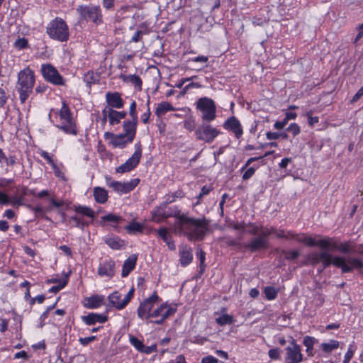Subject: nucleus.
<instances>
[{"mask_svg": "<svg viewBox=\"0 0 363 363\" xmlns=\"http://www.w3.org/2000/svg\"><path fill=\"white\" fill-rule=\"evenodd\" d=\"M264 292L268 300H274L277 297L278 291L273 286H267Z\"/></svg>", "mask_w": 363, "mask_h": 363, "instance_id": "obj_42", "label": "nucleus"}, {"mask_svg": "<svg viewBox=\"0 0 363 363\" xmlns=\"http://www.w3.org/2000/svg\"><path fill=\"white\" fill-rule=\"evenodd\" d=\"M105 298L102 295H93L86 297L84 301V306L89 309L98 308L101 307L104 303Z\"/></svg>", "mask_w": 363, "mask_h": 363, "instance_id": "obj_24", "label": "nucleus"}, {"mask_svg": "<svg viewBox=\"0 0 363 363\" xmlns=\"http://www.w3.org/2000/svg\"><path fill=\"white\" fill-rule=\"evenodd\" d=\"M130 342L136 350H138L140 352L142 351V350L144 347V345L142 342V341H140L137 337H133V336H130Z\"/></svg>", "mask_w": 363, "mask_h": 363, "instance_id": "obj_44", "label": "nucleus"}, {"mask_svg": "<svg viewBox=\"0 0 363 363\" xmlns=\"http://www.w3.org/2000/svg\"><path fill=\"white\" fill-rule=\"evenodd\" d=\"M137 122L138 121H134L133 118L131 121H125L123 123V130H124V135H127L128 138H130L129 141H133L135 133H136V126H137Z\"/></svg>", "mask_w": 363, "mask_h": 363, "instance_id": "obj_30", "label": "nucleus"}, {"mask_svg": "<svg viewBox=\"0 0 363 363\" xmlns=\"http://www.w3.org/2000/svg\"><path fill=\"white\" fill-rule=\"evenodd\" d=\"M179 212H173L167 210V205L164 203L157 206L152 212V219L156 223H161L169 217L179 216Z\"/></svg>", "mask_w": 363, "mask_h": 363, "instance_id": "obj_17", "label": "nucleus"}, {"mask_svg": "<svg viewBox=\"0 0 363 363\" xmlns=\"http://www.w3.org/2000/svg\"><path fill=\"white\" fill-rule=\"evenodd\" d=\"M183 196H184V194H183L182 191H177L173 194H167L164 197L165 202H164V203L167 205L168 203L174 202L177 200V199L182 198Z\"/></svg>", "mask_w": 363, "mask_h": 363, "instance_id": "obj_41", "label": "nucleus"}, {"mask_svg": "<svg viewBox=\"0 0 363 363\" xmlns=\"http://www.w3.org/2000/svg\"><path fill=\"white\" fill-rule=\"evenodd\" d=\"M142 157V147L140 143L135 144V152L133 155L123 164L116 168V172L125 173L135 169L139 164Z\"/></svg>", "mask_w": 363, "mask_h": 363, "instance_id": "obj_12", "label": "nucleus"}, {"mask_svg": "<svg viewBox=\"0 0 363 363\" xmlns=\"http://www.w3.org/2000/svg\"><path fill=\"white\" fill-rule=\"evenodd\" d=\"M102 114L104 121L105 122L108 118L111 125L119 123L121 120L124 118L127 115L125 111H117L108 107L102 111Z\"/></svg>", "mask_w": 363, "mask_h": 363, "instance_id": "obj_20", "label": "nucleus"}, {"mask_svg": "<svg viewBox=\"0 0 363 363\" xmlns=\"http://www.w3.org/2000/svg\"><path fill=\"white\" fill-rule=\"evenodd\" d=\"M286 130L292 133L294 136L298 135L301 131L299 125L296 123H291L289 126L286 128Z\"/></svg>", "mask_w": 363, "mask_h": 363, "instance_id": "obj_45", "label": "nucleus"}, {"mask_svg": "<svg viewBox=\"0 0 363 363\" xmlns=\"http://www.w3.org/2000/svg\"><path fill=\"white\" fill-rule=\"evenodd\" d=\"M157 350V346L155 345H151V346H144L141 352H144L145 354H150L152 352H154Z\"/></svg>", "mask_w": 363, "mask_h": 363, "instance_id": "obj_62", "label": "nucleus"}, {"mask_svg": "<svg viewBox=\"0 0 363 363\" xmlns=\"http://www.w3.org/2000/svg\"><path fill=\"white\" fill-rule=\"evenodd\" d=\"M340 347V342L335 340H330L327 342H323L320 345L321 350L325 353H330L334 350Z\"/></svg>", "mask_w": 363, "mask_h": 363, "instance_id": "obj_36", "label": "nucleus"}, {"mask_svg": "<svg viewBox=\"0 0 363 363\" xmlns=\"http://www.w3.org/2000/svg\"><path fill=\"white\" fill-rule=\"evenodd\" d=\"M144 228L145 225L143 223L132 221L128 225H126L125 228L128 233L135 234L137 233H142L144 230Z\"/></svg>", "mask_w": 363, "mask_h": 363, "instance_id": "obj_35", "label": "nucleus"}, {"mask_svg": "<svg viewBox=\"0 0 363 363\" xmlns=\"http://www.w3.org/2000/svg\"><path fill=\"white\" fill-rule=\"evenodd\" d=\"M363 95V86L357 91V92L352 97L351 101L352 103H354L357 101L359 98Z\"/></svg>", "mask_w": 363, "mask_h": 363, "instance_id": "obj_64", "label": "nucleus"}, {"mask_svg": "<svg viewBox=\"0 0 363 363\" xmlns=\"http://www.w3.org/2000/svg\"><path fill=\"white\" fill-rule=\"evenodd\" d=\"M93 196L95 201L99 203H104L108 200L107 191L101 187L96 186L93 189Z\"/></svg>", "mask_w": 363, "mask_h": 363, "instance_id": "obj_31", "label": "nucleus"}, {"mask_svg": "<svg viewBox=\"0 0 363 363\" xmlns=\"http://www.w3.org/2000/svg\"><path fill=\"white\" fill-rule=\"evenodd\" d=\"M145 34H147L146 31L138 30L132 36L131 41L135 42V43L139 42L142 39L143 36Z\"/></svg>", "mask_w": 363, "mask_h": 363, "instance_id": "obj_52", "label": "nucleus"}, {"mask_svg": "<svg viewBox=\"0 0 363 363\" xmlns=\"http://www.w3.org/2000/svg\"><path fill=\"white\" fill-rule=\"evenodd\" d=\"M104 138L106 140H109V144L113 147L118 148H124L127 145L131 143L133 141H129L130 138L127 135L121 133V134H113L110 132H106L104 133Z\"/></svg>", "mask_w": 363, "mask_h": 363, "instance_id": "obj_19", "label": "nucleus"}, {"mask_svg": "<svg viewBox=\"0 0 363 363\" xmlns=\"http://www.w3.org/2000/svg\"><path fill=\"white\" fill-rule=\"evenodd\" d=\"M75 211L91 218H93L95 216L94 211L91 208L86 206H79L76 207Z\"/></svg>", "mask_w": 363, "mask_h": 363, "instance_id": "obj_39", "label": "nucleus"}, {"mask_svg": "<svg viewBox=\"0 0 363 363\" xmlns=\"http://www.w3.org/2000/svg\"><path fill=\"white\" fill-rule=\"evenodd\" d=\"M295 240L299 242L303 243L309 247H318L323 250L327 249V245L329 243L328 237H322L320 235H315L313 237L306 234H298L295 236Z\"/></svg>", "mask_w": 363, "mask_h": 363, "instance_id": "obj_14", "label": "nucleus"}, {"mask_svg": "<svg viewBox=\"0 0 363 363\" xmlns=\"http://www.w3.org/2000/svg\"><path fill=\"white\" fill-rule=\"evenodd\" d=\"M77 11L82 19L91 21L96 24H99L102 21L99 6L94 5L79 6Z\"/></svg>", "mask_w": 363, "mask_h": 363, "instance_id": "obj_10", "label": "nucleus"}, {"mask_svg": "<svg viewBox=\"0 0 363 363\" xmlns=\"http://www.w3.org/2000/svg\"><path fill=\"white\" fill-rule=\"evenodd\" d=\"M160 301V297L155 292L149 298L140 303L138 308V315L141 319L152 318L150 315L153 310L157 307L156 305Z\"/></svg>", "mask_w": 363, "mask_h": 363, "instance_id": "obj_8", "label": "nucleus"}, {"mask_svg": "<svg viewBox=\"0 0 363 363\" xmlns=\"http://www.w3.org/2000/svg\"><path fill=\"white\" fill-rule=\"evenodd\" d=\"M323 267H328L330 264L340 268L342 273H348L354 269H361L363 267V262L361 259L351 257L333 256L327 250L321 252L320 255Z\"/></svg>", "mask_w": 363, "mask_h": 363, "instance_id": "obj_3", "label": "nucleus"}, {"mask_svg": "<svg viewBox=\"0 0 363 363\" xmlns=\"http://www.w3.org/2000/svg\"><path fill=\"white\" fill-rule=\"evenodd\" d=\"M306 116L308 117V124L311 126H313L314 124L318 123V121H319L318 117H317V116H312V111H311L308 112L306 113Z\"/></svg>", "mask_w": 363, "mask_h": 363, "instance_id": "obj_55", "label": "nucleus"}, {"mask_svg": "<svg viewBox=\"0 0 363 363\" xmlns=\"http://www.w3.org/2000/svg\"><path fill=\"white\" fill-rule=\"evenodd\" d=\"M184 127L189 131H191L194 129L195 123L191 117H189L184 121Z\"/></svg>", "mask_w": 363, "mask_h": 363, "instance_id": "obj_50", "label": "nucleus"}, {"mask_svg": "<svg viewBox=\"0 0 363 363\" xmlns=\"http://www.w3.org/2000/svg\"><path fill=\"white\" fill-rule=\"evenodd\" d=\"M71 219L74 222L75 227L82 228L85 225H87V223L85 222L81 217L75 216L71 218Z\"/></svg>", "mask_w": 363, "mask_h": 363, "instance_id": "obj_46", "label": "nucleus"}, {"mask_svg": "<svg viewBox=\"0 0 363 363\" xmlns=\"http://www.w3.org/2000/svg\"><path fill=\"white\" fill-rule=\"evenodd\" d=\"M223 128L232 131L237 138H240L243 134L242 125L235 116L228 118L223 123Z\"/></svg>", "mask_w": 363, "mask_h": 363, "instance_id": "obj_22", "label": "nucleus"}, {"mask_svg": "<svg viewBox=\"0 0 363 363\" xmlns=\"http://www.w3.org/2000/svg\"><path fill=\"white\" fill-rule=\"evenodd\" d=\"M220 134V131L209 124H202L196 130L199 140L211 143Z\"/></svg>", "mask_w": 363, "mask_h": 363, "instance_id": "obj_16", "label": "nucleus"}, {"mask_svg": "<svg viewBox=\"0 0 363 363\" xmlns=\"http://www.w3.org/2000/svg\"><path fill=\"white\" fill-rule=\"evenodd\" d=\"M197 109L202 113V119L204 121H213L216 117V106L215 102L209 98L203 97L198 100Z\"/></svg>", "mask_w": 363, "mask_h": 363, "instance_id": "obj_6", "label": "nucleus"}, {"mask_svg": "<svg viewBox=\"0 0 363 363\" xmlns=\"http://www.w3.org/2000/svg\"><path fill=\"white\" fill-rule=\"evenodd\" d=\"M116 262L114 260L108 258L100 262L97 273L101 277L111 279L116 273Z\"/></svg>", "mask_w": 363, "mask_h": 363, "instance_id": "obj_18", "label": "nucleus"}, {"mask_svg": "<svg viewBox=\"0 0 363 363\" xmlns=\"http://www.w3.org/2000/svg\"><path fill=\"white\" fill-rule=\"evenodd\" d=\"M216 321L218 324L220 325H224L227 324H231L233 323V317L226 313H223L216 318Z\"/></svg>", "mask_w": 363, "mask_h": 363, "instance_id": "obj_38", "label": "nucleus"}, {"mask_svg": "<svg viewBox=\"0 0 363 363\" xmlns=\"http://www.w3.org/2000/svg\"><path fill=\"white\" fill-rule=\"evenodd\" d=\"M106 101L108 108H121L123 107L124 101L118 92L108 91L106 94Z\"/></svg>", "mask_w": 363, "mask_h": 363, "instance_id": "obj_23", "label": "nucleus"}, {"mask_svg": "<svg viewBox=\"0 0 363 363\" xmlns=\"http://www.w3.org/2000/svg\"><path fill=\"white\" fill-rule=\"evenodd\" d=\"M158 236L167 244L168 248L174 250L176 248L174 240L166 228L162 227L156 230Z\"/></svg>", "mask_w": 363, "mask_h": 363, "instance_id": "obj_28", "label": "nucleus"}, {"mask_svg": "<svg viewBox=\"0 0 363 363\" xmlns=\"http://www.w3.org/2000/svg\"><path fill=\"white\" fill-rule=\"evenodd\" d=\"M208 225L205 218L196 219L182 214L175 220L174 230L175 233L186 236L189 240H200L208 231Z\"/></svg>", "mask_w": 363, "mask_h": 363, "instance_id": "obj_1", "label": "nucleus"}, {"mask_svg": "<svg viewBox=\"0 0 363 363\" xmlns=\"http://www.w3.org/2000/svg\"><path fill=\"white\" fill-rule=\"evenodd\" d=\"M218 360L216 357L209 355L202 359L201 363H218Z\"/></svg>", "mask_w": 363, "mask_h": 363, "instance_id": "obj_63", "label": "nucleus"}, {"mask_svg": "<svg viewBox=\"0 0 363 363\" xmlns=\"http://www.w3.org/2000/svg\"><path fill=\"white\" fill-rule=\"evenodd\" d=\"M121 219V218L120 216H116L115 214H112V213H109V214H107V215L101 217V220L103 221L110 222L115 225H117L120 222Z\"/></svg>", "mask_w": 363, "mask_h": 363, "instance_id": "obj_43", "label": "nucleus"}, {"mask_svg": "<svg viewBox=\"0 0 363 363\" xmlns=\"http://www.w3.org/2000/svg\"><path fill=\"white\" fill-rule=\"evenodd\" d=\"M176 108L173 107L169 102L162 101L157 104L155 113L157 116H162L168 111H174Z\"/></svg>", "mask_w": 363, "mask_h": 363, "instance_id": "obj_33", "label": "nucleus"}, {"mask_svg": "<svg viewBox=\"0 0 363 363\" xmlns=\"http://www.w3.org/2000/svg\"><path fill=\"white\" fill-rule=\"evenodd\" d=\"M137 259L138 256L133 254L129 256L128 258L125 260L121 272V276L123 277H128L130 272H132L135 269Z\"/></svg>", "mask_w": 363, "mask_h": 363, "instance_id": "obj_27", "label": "nucleus"}, {"mask_svg": "<svg viewBox=\"0 0 363 363\" xmlns=\"http://www.w3.org/2000/svg\"><path fill=\"white\" fill-rule=\"evenodd\" d=\"M277 236L279 238H285L288 240L295 239L296 234L291 232H284V230H279L277 232Z\"/></svg>", "mask_w": 363, "mask_h": 363, "instance_id": "obj_47", "label": "nucleus"}, {"mask_svg": "<svg viewBox=\"0 0 363 363\" xmlns=\"http://www.w3.org/2000/svg\"><path fill=\"white\" fill-rule=\"evenodd\" d=\"M105 242L113 250H118L122 246L121 241L117 237L106 238Z\"/></svg>", "mask_w": 363, "mask_h": 363, "instance_id": "obj_37", "label": "nucleus"}, {"mask_svg": "<svg viewBox=\"0 0 363 363\" xmlns=\"http://www.w3.org/2000/svg\"><path fill=\"white\" fill-rule=\"evenodd\" d=\"M41 73L47 82L54 85L61 86L65 84V80L62 76L58 72L57 69L50 64H43L41 65Z\"/></svg>", "mask_w": 363, "mask_h": 363, "instance_id": "obj_15", "label": "nucleus"}, {"mask_svg": "<svg viewBox=\"0 0 363 363\" xmlns=\"http://www.w3.org/2000/svg\"><path fill=\"white\" fill-rule=\"evenodd\" d=\"M134 288L132 287L126 295L122 296V294L115 291L108 296V306L114 308L116 310H122L126 307L130 300L134 296Z\"/></svg>", "mask_w": 363, "mask_h": 363, "instance_id": "obj_7", "label": "nucleus"}, {"mask_svg": "<svg viewBox=\"0 0 363 363\" xmlns=\"http://www.w3.org/2000/svg\"><path fill=\"white\" fill-rule=\"evenodd\" d=\"M303 359L301 346L291 337L289 345L285 348V363H301Z\"/></svg>", "mask_w": 363, "mask_h": 363, "instance_id": "obj_13", "label": "nucleus"}, {"mask_svg": "<svg viewBox=\"0 0 363 363\" xmlns=\"http://www.w3.org/2000/svg\"><path fill=\"white\" fill-rule=\"evenodd\" d=\"M34 84L35 74L31 69L26 67L18 72L16 88L22 104L25 103L32 93Z\"/></svg>", "mask_w": 363, "mask_h": 363, "instance_id": "obj_4", "label": "nucleus"}, {"mask_svg": "<svg viewBox=\"0 0 363 363\" xmlns=\"http://www.w3.org/2000/svg\"><path fill=\"white\" fill-rule=\"evenodd\" d=\"M317 342V340L311 336L306 335L303 337V343L306 347V352L308 357H313L314 355L313 347Z\"/></svg>", "mask_w": 363, "mask_h": 363, "instance_id": "obj_32", "label": "nucleus"}, {"mask_svg": "<svg viewBox=\"0 0 363 363\" xmlns=\"http://www.w3.org/2000/svg\"><path fill=\"white\" fill-rule=\"evenodd\" d=\"M213 189L210 186H203L201 192L197 196L199 200L201 199L204 196L208 195Z\"/></svg>", "mask_w": 363, "mask_h": 363, "instance_id": "obj_54", "label": "nucleus"}, {"mask_svg": "<svg viewBox=\"0 0 363 363\" xmlns=\"http://www.w3.org/2000/svg\"><path fill=\"white\" fill-rule=\"evenodd\" d=\"M50 119L55 126L61 129L66 134L76 135L77 130L75 121L67 104L63 101L60 110L52 109L49 113Z\"/></svg>", "mask_w": 363, "mask_h": 363, "instance_id": "obj_2", "label": "nucleus"}, {"mask_svg": "<svg viewBox=\"0 0 363 363\" xmlns=\"http://www.w3.org/2000/svg\"><path fill=\"white\" fill-rule=\"evenodd\" d=\"M320 252H313L309 255L308 259L314 264H318L321 262Z\"/></svg>", "mask_w": 363, "mask_h": 363, "instance_id": "obj_51", "label": "nucleus"}, {"mask_svg": "<svg viewBox=\"0 0 363 363\" xmlns=\"http://www.w3.org/2000/svg\"><path fill=\"white\" fill-rule=\"evenodd\" d=\"M328 239L329 240L328 242L330 243L327 245L326 250H337L342 253H353L355 252L353 247L348 242L338 244L337 241L333 238L328 237Z\"/></svg>", "mask_w": 363, "mask_h": 363, "instance_id": "obj_21", "label": "nucleus"}, {"mask_svg": "<svg viewBox=\"0 0 363 363\" xmlns=\"http://www.w3.org/2000/svg\"><path fill=\"white\" fill-rule=\"evenodd\" d=\"M255 172V169L254 167H250L246 169L242 175L243 180H247L251 178Z\"/></svg>", "mask_w": 363, "mask_h": 363, "instance_id": "obj_57", "label": "nucleus"}, {"mask_svg": "<svg viewBox=\"0 0 363 363\" xmlns=\"http://www.w3.org/2000/svg\"><path fill=\"white\" fill-rule=\"evenodd\" d=\"M204 3L209 5L211 10L220 6V0H204Z\"/></svg>", "mask_w": 363, "mask_h": 363, "instance_id": "obj_58", "label": "nucleus"}, {"mask_svg": "<svg viewBox=\"0 0 363 363\" xmlns=\"http://www.w3.org/2000/svg\"><path fill=\"white\" fill-rule=\"evenodd\" d=\"M46 33L50 38L60 42L68 40L69 36L68 26L60 18H55L48 24Z\"/></svg>", "mask_w": 363, "mask_h": 363, "instance_id": "obj_5", "label": "nucleus"}, {"mask_svg": "<svg viewBox=\"0 0 363 363\" xmlns=\"http://www.w3.org/2000/svg\"><path fill=\"white\" fill-rule=\"evenodd\" d=\"M28 45V40L25 38H18L13 43V47L18 50L26 49Z\"/></svg>", "mask_w": 363, "mask_h": 363, "instance_id": "obj_40", "label": "nucleus"}, {"mask_svg": "<svg viewBox=\"0 0 363 363\" xmlns=\"http://www.w3.org/2000/svg\"><path fill=\"white\" fill-rule=\"evenodd\" d=\"M177 311L176 306H172L167 303H163L153 310L150 315L152 318H155L154 321L157 324L162 323L169 316L173 315Z\"/></svg>", "mask_w": 363, "mask_h": 363, "instance_id": "obj_11", "label": "nucleus"}, {"mask_svg": "<svg viewBox=\"0 0 363 363\" xmlns=\"http://www.w3.org/2000/svg\"><path fill=\"white\" fill-rule=\"evenodd\" d=\"M267 246V235L262 233L259 237L253 239L248 245L247 247L252 251L265 248Z\"/></svg>", "mask_w": 363, "mask_h": 363, "instance_id": "obj_29", "label": "nucleus"}, {"mask_svg": "<svg viewBox=\"0 0 363 363\" xmlns=\"http://www.w3.org/2000/svg\"><path fill=\"white\" fill-rule=\"evenodd\" d=\"M130 116L134 121H138V116L136 112V102L133 101L130 106Z\"/></svg>", "mask_w": 363, "mask_h": 363, "instance_id": "obj_53", "label": "nucleus"}, {"mask_svg": "<svg viewBox=\"0 0 363 363\" xmlns=\"http://www.w3.org/2000/svg\"><path fill=\"white\" fill-rule=\"evenodd\" d=\"M268 354L272 359H279L280 358L281 350L279 348H273L269 350Z\"/></svg>", "mask_w": 363, "mask_h": 363, "instance_id": "obj_48", "label": "nucleus"}, {"mask_svg": "<svg viewBox=\"0 0 363 363\" xmlns=\"http://www.w3.org/2000/svg\"><path fill=\"white\" fill-rule=\"evenodd\" d=\"M96 339V337L93 335V336L86 337H80L79 341L83 346H86L88 344H89L90 342L94 341Z\"/></svg>", "mask_w": 363, "mask_h": 363, "instance_id": "obj_56", "label": "nucleus"}, {"mask_svg": "<svg viewBox=\"0 0 363 363\" xmlns=\"http://www.w3.org/2000/svg\"><path fill=\"white\" fill-rule=\"evenodd\" d=\"M179 257L182 266L186 267L189 264L193 259L191 247L187 245L181 246L179 247Z\"/></svg>", "mask_w": 363, "mask_h": 363, "instance_id": "obj_26", "label": "nucleus"}, {"mask_svg": "<svg viewBox=\"0 0 363 363\" xmlns=\"http://www.w3.org/2000/svg\"><path fill=\"white\" fill-rule=\"evenodd\" d=\"M201 85L199 83L191 82V83H189V84H187L186 86H184V88L183 89V92L186 93L188 90H189L190 89H192V88L199 89V88H201Z\"/></svg>", "mask_w": 363, "mask_h": 363, "instance_id": "obj_61", "label": "nucleus"}, {"mask_svg": "<svg viewBox=\"0 0 363 363\" xmlns=\"http://www.w3.org/2000/svg\"><path fill=\"white\" fill-rule=\"evenodd\" d=\"M120 79H121L124 82L130 83L134 85L136 87L140 88L142 85V81L140 78L135 74H121L120 76Z\"/></svg>", "mask_w": 363, "mask_h": 363, "instance_id": "obj_34", "label": "nucleus"}, {"mask_svg": "<svg viewBox=\"0 0 363 363\" xmlns=\"http://www.w3.org/2000/svg\"><path fill=\"white\" fill-rule=\"evenodd\" d=\"M40 155L41 157H43L49 164L55 166L54 162L52 159L50 157L49 154L44 150L40 151Z\"/></svg>", "mask_w": 363, "mask_h": 363, "instance_id": "obj_59", "label": "nucleus"}, {"mask_svg": "<svg viewBox=\"0 0 363 363\" xmlns=\"http://www.w3.org/2000/svg\"><path fill=\"white\" fill-rule=\"evenodd\" d=\"M82 321L87 325H93L97 323H104L107 321L108 317L104 314L90 313L87 315L82 316Z\"/></svg>", "mask_w": 363, "mask_h": 363, "instance_id": "obj_25", "label": "nucleus"}, {"mask_svg": "<svg viewBox=\"0 0 363 363\" xmlns=\"http://www.w3.org/2000/svg\"><path fill=\"white\" fill-rule=\"evenodd\" d=\"M106 184L114 191L120 194H128L133 191L138 184V179H132L128 182H121L113 180L110 177H105Z\"/></svg>", "mask_w": 363, "mask_h": 363, "instance_id": "obj_9", "label": "nucleus"}, {"mask_svg": "<svg viewBox=\"0 0 363 363\" xmlns=\"http://www.w3.org/2000/svg\"><path fill=\"white\" fill-rule=\"evenodd\" d=\"M284 257L287 259H295L299 255V251L298 250H290L287 252H284Z\"/></svg>", "mask_w": 363, "mask_h": 363, "instance_id": "obj_49", "label": "nucleus"}, {"mask_svg": "<svg viewBox=\"0 0 363 363\" xmlns=\"http://www.w3.org/2000/svg\"><path fill=\"white\" fill-rule=\"evenodd\" d=\"M194 62H201V63H206L208 60V57L204 55H200L196 57H194L190 60Z\"/></svg>", "mask_w": 363, "mask_h": 363, "instance_id": "obj_60", "label": "nucleus"}]
</instances>
